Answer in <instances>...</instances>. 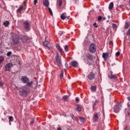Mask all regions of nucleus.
Instances as JSON below:
<instances>
[{"mask_svg": "<svg viewBox=\"0 0 130 130\" xmlns=\"http://www.w3.org/2000/svg\"><path fill=\"white\" fill-rule=\"evenodd\" d=\"M21 81L23 84H26L27 87H32V85H33V81L30 82V80L26 76H22Z\"/></svg>", "mask_w": 130, "mask_h": 130, "instance_id": "1", "label": "nucleus"}, {"mask_svg": "<svg viewBox=\"0 0 130 130\" xmlns=\"http://www.w3.org/2000/svg\"><path fill=\"white\" fill-rule=\"evenodd\" d=\"M28 93V86H22L19 88V94L22 96H26Z\"/></svg>", "mask_w": 130, "mask_h": 130, "instance_id": "2", "label": "nucleus"}, {"mask_svg": "<svg viewBox=\"0 0 130 130\" xmlns=\"http://www.w3.org/2000/svg\"><path fill=\"white\" fill-rule=\"evenodd\" d=\"M121 107H122L121 102H118V104L115 105L114 107V112L115 113H118L121 110Z\"/></svg>", "mask_w": 130, "mask_h": 130, "instance_id": "3", "label": "nucleus"}, {"mask_svg": "<svg viewBox=\"0 0 130 130\" xmlns=\"http://www.w3.org/2000/svg\"><path fill=\"white\" fill-rule=\"evenodd\" d=\"M55 61L56 62L57 64L58 67H61L62 64H61V59L59 58V55H58V53H56V56H55Z\"/></svg>", "mask_w": 130, "mask_h": 130, "instance_id": "4", "label": "nucleus"}, {"mask_svg": "<svg viewBox=\"0 0 130 130\" xmlns=\"http://www.w3.org/2000/svg\"><path fill=\"white\" fill-rule=\"evenodd\" d=\"M87 62H88L89 64H92L93 63V55L90 54H87L86 55Z\"/></svg>", "mask_w": 130, "mask_h": 130, "instance_id": "5", "label": "nucleus"}, {"mask_svg": "<svg viewBox=\"0 0 130 130\" xmlns=\"http://www.w3.org/2000/svg\"><path fill=\"white\" fill-rule=\"evenodd\" d=\"M89 50L91 53H94V52L96 51V46L95 45V44L92 43L90 45Z\"/></svg>", "mask_w": 130, "mask_h": 130, "instance_id": "6", "label": "nucleus"}, {"mask_svg": "<svg viewBox=\"0 0 130 130\" xmlns=\"http://www.w3.org/2000/svg\"><path fill=\"white\" fill-rule=\"evenodd\" d=\"M23 10H26V2H23V6H20L17 10V13H21Z\"/></svg>", "mask_w": 130, "mask_h": 130, "instance_id": "7", "label": "nucleus"}, {"mask_svg": "<svg viewBox=\"0 0 130 130\" xmlns=\"http://www.w3.org/2000/svg\"><path fill=\"white\" fill-rule=\"evenodd\" d=\"M23 27L25 30H30V24L28 21H25L23 22Z\"/></svg>", "mask_w": 130, "mask_h": 130, "instance_id": "8", "label": "nucleus"}, {"mask_svg": "<svg viewBox=\"0 0 130 130\" xmlns=\"http://www.w3.org/2000/svg\"><path fill=\"white\" fill-rule=\"evenodd\" d=\"M89 80H94L95 79V75L92 72H91L87 77Z\"/></svg>", "mask_w": 130, "mask_h": 130, "instance_id": "9", "label": "nucleus"}, {"mask_svg": "<svg viewBox=\"0 0 130 130\" xmlns=\"http://www.w3.org/2000/svg\"><path fill=\"white\" fill-rule=\"evenodd\" d=\"M43 45H44V46H46V47H48V49H51V46L50 45L48 41H46L44 42Z\"/></svg>", "mask_w": 130, "mask_h": 130, "instance_id": "10", "label": "nucleus"}, {"mask_svg": "<svg viewBox=\"0 0 130 130\" xmlns=\"http://www.w3.org/2000/svg\"><path fill=\"white\" fill-rule=\"evenodd\" d=\"M13 64L12 63H9L6 64L5 67V69H6V71H10V69L13 67Z\"/></svg>", "mask_w": 130, "mask_h": 130, "instance_id": "11", "label": "nucleus"}, {"mask_svg": "<svg viewBox=\"0 0 130 130\" xmlns=\"http://www.w3.org/2000/svg\"><path fill=\"white\" fill-rule=\"evenodd\" d=\"M71 66H72V67H74V68H78L79 66V64H78V62L76 61H71Z\"/></svg>", "mask_w": 130, "mask_h": 130, "instance_id": "12", "label": "nucleus"}, {"mask_svg": "<svg viewBox=\"0 0 130 130\" xmlns=\"http://www.w3.org/2000/svg\"><path fill=\"white\" fill-rule=\"evenodd\" d=\"M108 56H109V53L107 52L103 53V57L104 60H106V59H107V58H108Z\"/></svg>", "mask_w": 130, "mask_h": 130, "instance_id": "13", "label": "nucleus"}, {"mask_svg": "<svg viewBox=\"0 0 130 130\" xmlns=\"http://www.w3.org/2000/svg\"><path fill=\"white\" fill-rule=\"evenodd\" d=\"M43 4L45 5V7H46L47 8H48L49 6V1H48V0H43Z\"/></svg>", "mask_w": 130, "mask_h": 130, "instance_id": "14", "label": "nucleus"}, {"mask_svg": "<svg viewBox=\"0 0 130 130\" xmlns=\"http://www.w3.org/2000/svg\"><path fill=\"white\" fill-rule=\"evenodd\" d=\"M20 39L22 42H26L28 40V37H26V36H21Z\"/></svg>", "mask_w": 130, "mask_h": 130, "instance_id": "15", "label": "nucleus"}, {"mask_svg": "<svg viewBox=\"0 0 130 130\" xmlns=\"http://www.w3.org/2000/svg\"><path fill=\"white\" fill-rule=\"evenodd\" d=\"M99 119V116H98V114H95L93 116V120L94 122H96L97 120Z\"/></svg>", "mask_w": 130, "mask_h": 130, "instance_id": "16", "label": "nucleus"}, {"mask_svg": "<svg viewBox=\"0 0 130 130\" xmlns=\"http://www.w3.org/2000/svg\"><path fill=\"white\" fill-rule=\"evenodd\" d=\"M62 5V1L61 0H58L57 1V8H60Z\"/></svg>", "mask_w": 130, "mask_h": 130, "instance_id": "17", "label": "nucleus"}, {"mask_svg": "<svg viewBox=\"0 0 130 130\" xmlns=\"http://www.w3.org/2000/svg\"><path fill=\"white\" fill-rule=\"evenodd\" d=\"M109 79H116L117 77L116 75H112V72L109 73Z\"/></svg>", "mask_w": 130, "mask_h": 130, "instance_id": "18", "label": "nucleus"}, {"mask_svg": "<svg viewBox=\"0 0 130 130\" xmlns=\"http://www.w3.org/2000/svg\"><path fill=\"white\" fill-rule=\"evenodd\" d=\"M66 15H67V13H64L60 15V18L61 20H66V19H67V16H66Z\"/></svg>", "mask_w": 130, "mask_h": 130, "instance_id": "19", "label": "nucleus"}, {"mask_svg": "<svg viewBox=\"0 0 130 130\" xmlns=\"http://www.w3.org/2000/svg\"><path fill=\"white\" fill-rule=\"evenodd\" d=\"M13 42L14 44H17V43H19V38H18V37L14 38Z\"/></svg>", "mask_w": 130, "mask_h": 130, "instance_id": "20", "label": "nucleus"}, {"mask_svg": "<svg viewBox=\"0 0 130 130\" xmlns=\"http://www.w3.org/2000/svg\"><path fill=\"white\" fill-rule=\"evenodd\" d=\"M97 87L96 86H92L91 87V92H96V89Z\"/></svg>", "mask_w": 130, "mask_h": 130, "instance_id": "21", "label": "nucleus"}, {"mask_svg": "<svg viewBox=\"0 0 130 130\" xmlns=\"http://www.w3.org/2000/svg\"><path fill=\"white\" fill-rule=\"evenodd\" d=\"M76 110L77 111H81V110H82V107H81V105H77Z\"/></svg>", "mask_w": 130, "mask_h": 130, "instance_id": "22", "label": "nucleus"}, {"mask_svg": "<svg viewBox=\"0 0 130 130\" xmlns=\"http://www.w3.org/2000/svg\"><path fill=\"white\" fill-rule=\"evenodd\" d=\"M56 47L57 49L59 50V51H60V52H61V51H62V50L61 49V48H60V46L59 45V44H57Z\"/></svg>", "mask_w": 130, "mask_h": 130, "instance_id": "23", "label": "nucleus"}, {"mask_svg": "<svg viewBox=\"0 0 130 130\" xmlns=\"http://www.w3.org/2000/svg\"><path fill=\"white\" fill-rule=\"evenodd\" d=\"M109 10H112L113 9V3L111 2L109 5Z\"/></svg>", "mask_w": 130, "mask_h": 130, "instance_id": "24", "label": "nucleus"}, {"mask_svg": "<svg viewBox=\"0 0 130 130\" xmlns=\"http://www.w3.org/2000/svg\"><path fill=\"white\" fill-rule=\"evenodd\" d=\"M130 26V23L129 22H126L125 24V29H128V27Z\"/></svg>", "mask_w": 130, "mask_h": 130, "instance_id": "25", "label": "nucleus"}, {"mask_svg": "<svg viewBox=\"0 0 130 130\" xmlns=\"http://www.w3.org/2000/svg\"><path fill=\"white\" fill-rule=\"evenodd\" d=\"M9 122H13V121H14V118L13 117V116H9Z\"/></svg>", "mask_w": 130, "mask_h": 130, "instance_id": "26", "label": "nucleus"}, {"mask_svg": "<svg viewBox=\"0 0 130 130\" xmlns=\"http://www.w3.org/2000/svg\"><path fill=\"white\" fill-rule=\"evenodd\" d=\"M79 120L81 122H85V118L82 117H79Z\"/></svg>", "mask_w": 130, "mask_h": 130, "instance_id": "27", "label": "nucleus"}, {"mask_svg": "<svg viewBox=\"0 0 130 130\" xmlns=\"http://www.w3.org/2000/svg\"><path fill=\"white\" fill-rule=\"evenodd\" d=\"M64 50L66 51V52H68L69 51V46L66 45L64 47Z\"/></svg>", "mask_w": 130, "mask_h": 130, "instance_id": "28", "label": "nucleus"}, {"mask_svg": "<svg viewBox=\"0 0 130 130\" xmlns=\"http://www.w3.org/2000/svg\"><path fill=\"white\" fill-rule=\"evenodd\" d=\"M48 11L51 16H53V13H52V10H51V9L49 7H48Z\"/></svg>", "mask_w": 130, "mask_h": 130, "instance_id": "29", "label": "nucleus"}, {"mask_svg": "<svg viewBox=\"0 0 130 130\" xmlns=\"http://www.w3.org/2000/svg\"><path fill=\"white\" fill-rule=\"evenodd\" d=\"M4 25L5 26V27H8V26L10 25V23L9 21H6L4 23Z\"/></svg>", "mask_w": 130, "mask_h": 130, "instance_id": "30", "label": "nucleus"}, {"mask_svg": "<svg viewBox=\"0 0 130 130\" xmlns=\"http://www.w3.org/2000/svg\"><path fill=\"white\" fill-rule=\"evenodd\" d=\"M62 100L64 101H68V95H64L62 98Z\"/></svg>", "mask_w": 130, "mask_h": 130, "instance_id": "31", "label": "nucleus"}, {"mask_svg": "<svg viewBox=\"0 0 130 130\" xmlns=\"http://www.w3.org/2000/svg\"><path fill=\"white\" fill-rule=\"evenodd\" d=\"M5 59V58H4V57H0V64L1 63H3V61H4V60Z\"/></svg>", "mask_w": 130, "mask_h": 130, "instance_id": "32", "label": "nucleus"}, {"mask_svg": "<svg viewBox=\"0 0 130 130\" xmlns=\"http://www.w3.org/2000/svg\"><path fill=\"white\" fill-rule=\"evenodd\" d=\"M60 79H62V78H63V71H62L61 72V74L60 75Z\"/></svg>", "mask_w": 130, "mask_h": 130, "instance_id": "33", "label": "nucleus"}, {"mask_svg": "<svg viewBox=\"0 0 130 130\" xmlns=\"http://www.w3.org/2000/svg\"><path fill=\"white\" fill-rule=\"evenodd\" d=\"M7 56H11L12 55V52L9 51L7 53Z\"/></svg>", "mask_w": 130, "mask_h": 130, "instance_id": "34", "label": "nucleus"}, {"mask_svg": "<svg viewBox=\"0 0 130 130\" xmlns=\"http://www.w3.org/2000/svg\"><path fill=\"white\" fill-rule=\"evenodd\" d=\"M98 103V101H96L94 104L93 105V109H95V105Z\"/></svg>", "mask_w": 130, "mask_h": 130, "instance_id": "35", "label": "nucleus"}, {"mask_svg": "<svg viewBox=\"0 0 130 130\" xmlns=\"http://www.w3.org/2000/svg\"><path fill=\"white\" fill-rule=\"evenodd\" d=\"M102 19H103L102 16H99L98 18V21H101V20H102Z\"/></svg>", "mask_w": 130, "mask_h": 130, "instance_id": "36", "label": "nucleus"}, {"mask_svg": "<svg viewBox=\"0 0 130 130\" xmlns=\"http://www.w3.org/2000/svg\"><path fill=\"white\" fill-rule=\"evenodd\" d=\"M38 3V0H34V5H37Z\"/></svg>", "mask_w": 130, "mask_h": 130, "instance_id": "37", "label": "nucleus"}, {"mask_svg": "<svg viewBox=\"0 0 130 130\" xmlns=\"http://www.w3.org/2000/svg\"><path fill=\"white\" fill-rule=\"evenodd\" d=\"M112 26H113V29H115V28H116L117 27V25L115 24H113Z\"/></svg>", "mask_w": 130, "mask_h": 130, "instance_id": "38", "label": "nucleus"}, {"mask_svg": "<svg viewBox=\"0 0 130 130\" xmlns=\"http://www.w3.org/2000/svg\"><path fill=\"white\" fill-rule=\"evenodd\" d=\"M119 54H120V52H117L116 53V56H119Z\"/></svg>", "mask_w": 130, "mask_h": 130, "instance_id": "39", "label": "nucleus"}, {"mask_svg": "<svg viewBox=\"0 0 130 130\" xmlns=\"http://www.w3.org/2000/svg\"><path fill=\"white\" fill-rule=\"evenodd\" d=\"M72 118L73 120H75L76 119V118L75 117V116L74 115H72Z\"/></svg>", "mask_w": 130, "mask_h": 130, "instance_id": "40", "label": "nucleus"}, {"mask_svg": "<svg viewBox=\"0 0 130 130\" xmlns=\"http://www.w3.org/2000/svg\"><path fill=\"white\" fill-rule=\"evenodd\" d=\"M75 100L76 102H79V101H80V99H79L78 98H76Z\"/></svg>", "mask_w": 130, "mask_h": 130, "instance_id": "41", "label": "nucleus"}, {"mask_svg": "<svg viewBox=\"0 0 130 130\" xmlns=\"http://www.w3.org/2000/svg\"><path fill=\"white\" fill-rule=\"evenodd\" d=\"M109 44L110 45H112L113 44V42L112 41H110Z\"/></svg>", "mask_w": 130, "mask_h": 130, "instance_id": "42", "label": "nucleus"}, {"mask_svg": "<svg viewBox=\"0 0 130 130\" xmlns=\"http://www.w3.org/2000/svg\"><path fill=\"white\" fill-rule=\"evenodd\" d=\"M93 26L94 27H95V28H97L98 27V26H96V22H95L94 24H93Z\"/></svg>", "mask_w": 130, "mask_h": 130, "instance_id": "43", "label": "nucleus"}, {"mask_svg": "<svg viewBox=\"0 0 130 130\" xmlns=\"http://www.w3.org/2000/svg\"><path fill=\"white\" fill-rule=\"evenodd\" d=\"M127 107L130 109V105L129 103H127Z\"/></svg>", "mask_w": 130, "mask_h": 130, "instance_id": "44", "label": "nucleus"}, {"mask_svg": "<svg viewBox=\"0 0 130 130\" xmlns=\"http://www.w3.org/2000/svg\"><path fill=\"white\" fill-rule=\"evenodd\" d=\"M120 8L122 9V8H123V6L122 5H120Z\"/></svg>", "mask_w": 130, "mask_h": 130, "instance_id": "45", "label": "nucleus"}, {"mask_svg": "<svg viewBox=\"0 0 130 130\" xmlns=\"http://www.w3.org/2000/svg\"><path fill=\"white\" fill-rule=\"evenodd\" d=\"M34 123V122L33 121H31L30 122V124H33Z\"/></svg>", "mask_w": 130, "mask_h": 130, "instance_id": "46", "label": "nucleus"}, {"mask_svg": "<svg viewBox=\"0 0 130 130\" xmlns=\"http://www.w3.org/2000/svg\"><path fill=\"white\" fill-rule=\"evenodd\" d=\"M127 100H128V101H130V96H128L127 98Z\"/></svg>", "mask_w": 130, "mask_h": 130, "instance_id": "47", "label": "nucleus"}, {"mask_svg": "<svg viewBox=\"0 0 130 130\" xmlns=\"http://www.w3.org/2000/svg\"><path fill=\"white\" fill-rule=\"evenodd\" d=\"M57 130H61V127H57Z\"/></svg>", "mask_w": 130, "mask_h": 130, "instance_id": "48", "label": "nucleus"}, {"mask_svg": "<svg viewBox=\"0 0 130 130\" xmlns=\"http://www.w3.org/2000/svg\"><path fill=\"white\" fill-rule=\"evenodd\" d=\"M3 82L0 81V86H3Z\"/></svg>", "mask_w": 130, "mask_h": 130, "instance_id": "49", "label": "nucleus"}, {"mask_svg": "<svg viewBox=\"0 0 130 130\" xmlns=\"http://www.w3.org/2000/svg\"><path fill=\"white\" fill-rule=\"evenodd\" d=\"M68 130H73V129H72V128L69 127L68 128Z\"/></svg>", "mask_w": 130, "mask_h": 130, "instance_id": "50", "label": "nucleus"}, {"mask_svg": "<svg viewBox=\"0 0 130 130\" xmlns=\"http://www.w3.org/2000/svg\"><path fill=\"white\" fill-rule=\"evenodd\" d=\"M108 18L109 19H110V15H109L108 17Z\"/></svg>", "mask_w": 130, "mask_h": 130, "instance_id": "51", "label": "nucleus"}, {"mask_svg": "<svg viewBox=\"0 0 130 130\" xmlns=\"http://www.w3.org/2000/svg\"><path fill=\"white\" fill-rule=\"evenodd\" d=\"M77 0H74V2H75V3H77Z\"/></svg>", "mask_w": 130, "mask_h": 130, "instance_id": "52", "label": "nucleus"}, {"mask_svg": "<svg viewBox=\"0 0 130 130\" xmlns=\"http://www.w3.org/2000/svg\"><path fill=\"white\" fill-rule=\"evenodd\" d=\"M57 99H60L59 96H57Z\"/></svg>", "mask_w": 130, "mask_h": 130, "instance_id": "53", "label": "nucleus"}, {"mask_svg": "<svg viewBox=\"0 0 130 130\" xmlns=\"http://www.w3.org/2000/svg\"><path fill=\"white\" fill-rule=\"evenodd\" d=\"M104 20H106V18H104Z\"/></svg>", "mask_w": 130, "mask_h": 130, "instance_id": "54", "label": "nucleus"}, {"mask_svg": "<svg viewBox=\"0 0 130 130\" xmlns=\"http://www.w3.org/2000/svg\"><path fill=\"white\" fill-rule=\"evenodd\" d=\"M107 30H109V28H107Z\"/></svg>", "mask_w": 130, "mask_h": 130, "instance_id": "55", "label": "nucleus"}, {"mask_svg": "<svg viewBox=\"0 0 130 130\" xmlns=\"http://www.w3.org/2000/svg\"><path fill=\"white\" fill-rule=\"evenodd\" d=\"M124 129H125V130H126V127L124 128Z\"/></svg>", "mask_w": 130, "mask_h": 130, "instance_id": "56", "label": "nucleus"}]
</instances>
